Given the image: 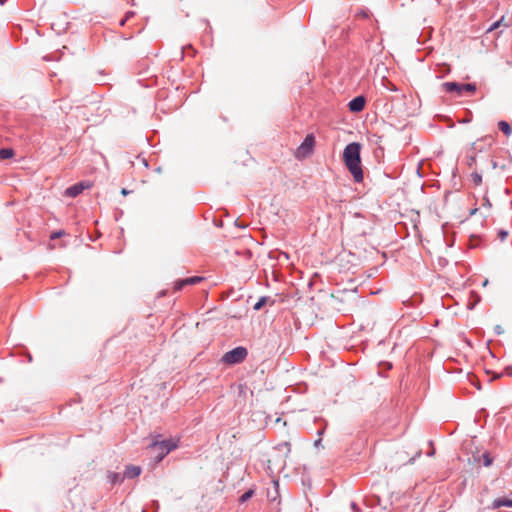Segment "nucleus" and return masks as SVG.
Segmentation results:
<instances>
[{
    "label": "nucleus",
    "instance_id": "1",
    "mask_svg": "<svg viewBox=\"0 0 512 512\" xmlns=\"http://www.w3.org/2000/svg\"><path fill=\"white\" fill-rule=\"evenodd\" d=\"M361 144L353 142L348 144L343 151V161L355 182L363 181V170L360 158Z\"/></svg>",
    "mask_w": 512,
    "mask_h": 512
},
{
    "label": "nucleus",
    "instance_id": "2",
    "mask_svg": "<svg viewBox=\"0 0 512 512\" xmlns=\"http://www.w3.org/2000/svg\"><path fill=\"white\" fill-rule=\"evenodd\" d=\"M178 446L177 441L173 439H165L162 441H154L149 448L156 452L158 461H161L170 451L176 449Z\"/></svg>",
    "mask_w": 512,
    "mask_h": 512
},
{
    "label": "nucleus",
    "instance_id": "3",
    "mask_svg": "<svg viewBox=\"0 0 512 512\" xmlns=\"http://www.w3.org/2000/svg\"><path fill=\"white\" fill-rule=\"evenodd\" d=\"M248 355L247 349L239 346L228 352H226L222 356V361L226 364L232 365L243 362Z\"/></svg>",
    "mask_w": 512,
    "mask_h": 512
},
{
    "label": "nucleus",
    "instance_id": "4",
    "mask_svg": "<svg viewBox=\"0 0 512 512\" xmlns=\"http://www.w3.org/2000/svg\"><path fill=\"white\" fill-rule=\"evenodd\" d=\"M442 88L446 92H454L458 96H462L464 93L474 94L476 91V85L471 83L459 84L456 82H446L442 84Z\"/></svg>",
    "mask_w": 512,
    "mask_h": 512
},
{
    "label": "nucleus",
    "instance_id": "5",
    "mask_svg": "<svg viewBox=\"0 0 512 512\" xmlns=\"http://www.w3.org/2000/svg\"><path fill=\"white\" fill-rule=\"evenodd\" d=\"M315 146V137L312 134H308L301 145L296 149L294 156L298 160H303L310 156Z\"/></svg>",
    "mask_w": 512,
    "mask_h": 512
},
{
    "label": "nucleus",
    "instance_id": "6",
    "mask_svg": "<svg viewBox=\"0 0 512 512\" xmlns=\"http://www.w3.org/2000/svg\"><path fill=\"white\" fill-rule=\"evenodd\" d=\"M92 186L90 182H79L65 190V195L68 197H76L81 194L85 189H88Z\"/></svg>",
    "mask_w": 512,
    "mask_h": 512
},
{
    "label": "nucleus",
    "instance_id": "7",
    "mask_svg": "<svg viewBox=\"0 0 512 512\" xmlns=\"http://www.w3.org/2000/svg\"><path fill=\"white\" fill-rule=\"evenodd\" d=\"M349 109L352 112H360L364 109L365 106V98L363 96H358L352 99L349 104Z\"/></svg>",
    "mask_w": 512,
    "mask_h": 512
},
{
    "label": "nucleus",
    "instance_id": "8",
    "mask_svg": "<svg viewBox=\"0 0 512 512\" xmlns=\"http://www.w3.org/2000/svg\"><path fill=\"white\" fill-rule=\"evenodd\" d=\"M141 473V468L139 466L129 465L126 467L124 472V476L127 478H134L139 476Z\"/></svg>",
    "mask_w": 512,
    "mask_h": 512
},
{
    "label": "nucleus",
    "instance_id": "9",
    "mask_svg": "<svg viewBox=\"0 0 512 512\" xmlns=\"http://www.w3.org/2000/svg\"><path fill=\"white\" fill-rule=\"evenodd\" d=\"M502 506L512 507V499L499 498L495 499L492 503L493 508H499Z\"/></svg>",
    "mask_w": 512,
    "mask_h": 512
},
{
    "label": "nucleus",
    "instance_id": "10",
    "mask_svg": "<svg viewBox=\"0 0 512 512\" xmlns=\"http://www.w3.org/2000/svg\"><path fill=\"white\" fill-rule=\"evenodd\" d=\"M498 128L508 137L512 134L511 125L504 120L498 122Z\"/></svg>",
    "mask_w": 512,
    "mask_h": 512
},
{
    "label": "nucleus",
    "instance_id": "11",
    "mask_svg": "<svg viewBox=\"0 0 512 512\" xmlns=\"http://www.w3.org/2000/svg\"><path fill=\"white\" fill-rule=\"evenodd\" d=\"M14 156V151L9 148L0 149V159H9Z\"/></svg>",
    "mask_w": 512,
    "mask_h": 512
},
{
    "label": "nucleus",
    "instance_id": "12",
    "mask_svg": "<svg viewBox=\"0 0 512 512\" xmlns=\"http://www.w3.org/2000/svg\"><path fill=\"white\" fill-rule=\"evenodd\" d=\"M202 279H203L202 277L193 276V277H189V278L184 279V281H185L186 285H195V284L201 282Z\"/></svg>",
    "mask_w": 512,
    "mask_h": 512
},
{
    "label": "nucleus",
    "instance_id": "13",
    "mask_svg": "<svg viewBox=\"0 0 512 512\" xmlns=\"http://www.w3.org/2000/svg\"><path fill=\"white\" fill-rule=\"evenodd\" d=\"M266 301H267V298L266 297H261L256 303L255 305L253 306V309L258 311L260 310L265 304H266Z\"/></svg>",
    "mask_w": 512,
    "mask_h": 512
},
{
    "label": "nucleus",
    "instance_id": "14",
    "mask_svg": "<svg viewBox=\"0 0 512 512\" xmlns=\"http://www.w3.org/2000/svg\"><path fill=\"white\" fill-rule=\"evenodd\" d=\"M254 494V491L252 489L246 491L239 499L240 502L244 503L247 500H249Z\"/></svg>",
    "mask_w": 512,
    "mask_h": 512
},
{
    "label": "nucleus",
    "instance_id": "15",
    "mask_svg": "<svg viewBox=\"0 0 512 512\" xmlns=\"http://www.w3.org/2000/svg\"><path fill=\"white\" fill-rule=\"evenodd\" d=\"M482 458L484 466L488 467L492 464L493 459L488 453L483 454Z\"/></svg>",
    "mask_w": 512,
    "mask_h": 512
},
{
    "label": "nucleus",
    "instance_id": "16",
    "mask_svg": "<svg viewBox=\"0 0 512 512\" xmlns=\"http://www.w3.org/2000/svg\"><path fill=\"white\" fill-rule=\"evenodd\" d=\"M66 235V232L64 230L55 231L50 235L51 240H55L57 238H60L62 236Z\"/></svg>",
    "mask_w": 512,
    "mask_h": 512
},
{
    "label": "nucleus",
    "instance_id": "17",
    "mask_svg": "<svg viewBox=\"0 0 512 512\" xmlns=\"http://www.w3.org/2000/svg\"><path fill=\"white\" fill-rule=\"evenodd\" d=\"M184 286H186L184 279H182V280H178V281H176V282H175V284H174V289H175L176 291H179V290H181Z\"/></svg>",
    "mask_w": 512,
    "mask_h": 512
},
{
    "label": "nucleus",
    "instance_id": "18",
    "mask_svg": "<svg viewBox=\"0 0 512 512\" xmlns=\"http://www.w3.org/2000/svg\"><path fill=\"white\" fill-rule=\"evenodd\" d=\"M109 479H110V481H111L112 483H116V482L120 481L122 478H121V477H120V475H119V474H117V473H111V474L109 475Z\"/></svg>",
    "mask_w": 512,
    "mask_h": 512
},
{
    "label": "nucleus",
    "instance_id": "19",
    "mask_svg": "<svg viewBox=\"0 0 512 512\" xmlns=\"http://www.w3.org/2000/svg\"><path fill=\"white\" fill-rule=\"evenodd\" d=\"M472 179H473V182L475 183V185H479L482 181L481 175H479L477 173L472 174Z\"/></svg>",
    "mask_w": 512,
    "mask_h": 512
},
{
    "label": "nucleus",
    "instance_id": "20",
    "mask_svg": "<svg viewBox=\"0 0 512 512\" xmlns=\"http://www.w3.org/2000/svg\"><path fill=\"white\" fill-rule=\"evenodd\" d=\"M503 22V18L500 21H497L493 24V26L490 28V30L495 29L500 26V24Z\"/></svg>",
    "mask_w": 512,
    "mask_h": 512
},
{
    "label": "nucleus",
    "instance_id": "21",
    "mask_svg": "<svg viewBox=\"0 0 512 512\" xmlns=\"http://www.w3.org/2000/svg\"><path fill=\"white\" fill-rule=\"evenodd\" d=\"M508 233L506 231H501L499 233V236L502 240H504L507 237Z\"/></svg>",
    "mask_w": 512,
    "mask_h": 512
},
{
    "label": "nucleus",
    "instance_id": "22",
    "mask_svg": "<svg viewBox=\"0 0 512 512\" xmlns=\"http://www.w3.org/2000/svg\"><path fill=\"white\" fill-rule=\"evenodd\" d=\"M505 372H506V374L512 376V367H506Z\"/></svg>",
    "mask_w": 512,
    "mask_h": 512
},
{
    "label": "nucleus",
    "instance_id": "23",
    "mask_svg": "<svg viewBox=\"0 0 512 512\" xmlns=\"http://www.w3.org/2000/svg\"><path fill=\"white\" fill-rule=\"evenodd\" d=\"M121 194H122V195H124V196H126V195H128V194H129V191H128L127 189L123 188V189L121 190Z\"/></svg>",
    "mask_w": 512,
    "mask_h": 512
},
{
    "label": "nucleus",
    "instance_id": "24",
    "mask_svg": "<svg viewBox=\"0 0 512 512\" xmlns=\"http://www.w3.org/2000/svg\"><path fill=\"white\" fill-rule=\"evenodd\" d=\"M487 285H488V280L486 279V280H484V282H483V286L485 287V286H487Z\"/></svg>",
    "mask_w": 512,
    "mask_h": 512
},
{
    "label": "nucleus",
    "instance_id": "25",
    "mask_svg": "<svg viewBox=\"0 0 512 512\" xmlns=\"http://www.w3.org/2000/svg\"><path fill=\"white\" fill-rule=\"evenodd\" d=\"M49 248H50L51 250H53V249H55V246L50 244V245H49Z\"/></svg>",
    "mask_w": 512,
    "mask_h": 512
},
{
    "label": "nucleus",
    "instance_id": "26",
    "mask_svg": "<svg viewBox=\"0 0 512 512\" xmlns=\"http://www.w3.org/2000/svg\"><path fill=\"white\" fill-rule=\"evenodd\" d=\"M500 375L499 374H496L493 378L496 379V378H499Z\"/></svg>",
    "mask_w": 512,
    "mask_h": 512
},
{
    "label": "nucleus",
    "instance_id": "27",
    "mask_svg": "<svg viewBox=\"0 0 512 512\" xmlns=\"http://www.w3.org/2000/svg\"><path fill=\"white\" fill-rule=\"evenodd\" d=\"M450 68L444 69V72H449Z\"/></svg>",
    "mask_w": 512,
    "mask_h": 512
},
{
    "label": "nucleus",
    "instance_id": "28",
    "mask_svg": "<svg viewBox=\"0 0 512 512\" xmlns=\"http://www.w3.org/2000/svg\"><path fill=\"white\" fill-rule=\"evenodd\" d=\"M450 68L444 69V72H449Z\"/></svg>",
    "mask_w": 512,
    "mask_h": 512
}]
</instances>
